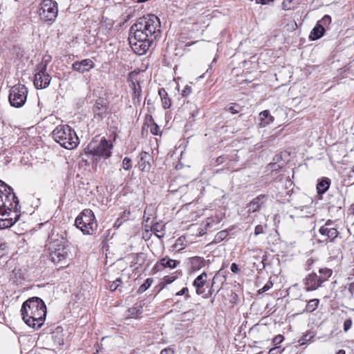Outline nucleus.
Masks as SVG:
<instances>
[{
	"mask_svg": "<svg viewBox=\"0 0 354 354\" xmlns=\"http://www.w3.org/2000/svg\"><path fill=\"white\" fill-rule=\"evenodd\" d=\"M160 21L157 16L151 14L140 17L130 28V46L135 53L143 55L160 37Z\"/></svg>",
	"mask_w": 354,
	"mask_h": 354,
	"instance_id": "obj_1",
	"label": "nucleus"
},
{
	"mask_svg": "<svg viewBox=\"0 0 354 354\" xmlns=\"http://www.w3.org/2000/svg\"><path fill=\"white\" fill-rule=\"evenodd\" d=\"M21 313L23 320L28 326L38 329L46 319V306L41 299L34 297L24 302Z\"/></svg>",
	"mask_w": 354,
	"mask_h": 354,
	"instance_id": "obj_2",
	"label": "nucleus"
},
{
	"mask_svg": "<svg viewBox=\"0 0 354 354\" xmlns=\"http://www.w3.org/2000/svg\"><path fill=\"white\" fill-rule=\"evenodd\" d=\"M55 142L67 149H73L79 144L75 131L67 124L57 126L52 132Z\"/></svg>",
	"mask_w": 354,
	"mask_h": 354,
	"instance_id": "obj_3",
	"label": "nucleus"
},
{
	"mask_svg": "<svg viewBox=\"0 0 354 354\" xmlns=\"http://www.w3.org/2000/svg\"><path fill=\"white\" fill-rule=\"evenodd\" d=\"M75 225L86 235L93 234L97 228L94 213L89 209H85L80 213L75 221Z\"/></svg>",
	"mask_w": 354,
	"mask_h": 354,
	"instance_id": "obj_4",
	"label": "nucleus"
},
{
	"mask_svg": "<svg viewBox=\"0 0 354 354\" xmlns=\"http://www.w3.org/2000/svg\"><path fill=\"white\" fill-rule=\"evenodd\" d=\"M58 14L57 3L53 0H44L39 7V16L41 21L48 24H52Z\"/></svg>",
	"mask_w": 354,
	"mask_h": 354,
	"instance_id": "obj_5",
	"label": "nucleus"
},
{
	"mask_svg": "<svg viewBox=\"0 0 354 354\" xmlns=\"http://www.w3.org/2000/svg\"><path fill=\"white\" fill-rule=\"evenodd\" d=\"M113 144L111 140L102 138L98 142L97 140L92 141L88 146V149L93 156L104 159L109 158L112 154Z\"/></svg>",
	"mask_w": 354,
	"mask_h": 354,
	"instance_id": "obj_6",
	"label": "nucleus"
},
{
	"mask_svg": "<svg viewBox=\"0 0 354 354\" xmlns=\"http://www.w3.org/2000/svg\"><path fill=\"white\" fill-rule=\"evenodd\" d=\"M18 205L19 200L12 188L0 180V207L17 209Z\"/></svg>",
	"mask_w": 354,
	"mask_h": 354,
	"instance_id": "obj_7",
	"label": "nucleus"
},
{
	"mask_svg": "<svg viewBox=\"0 0 354 354\" xmlns=\"http://www.w3.org/2000/svg\"><path fill=\"white\" fill-rule=\"evenodd\" d=\"M319 233L321 236L319 242L323 243L334 242L339 234L337 225L330 219H328L324 225L319 227Z\"/></svg>",
	"mask_w": 354,
	"mask_h": 354,
	"instance_id": "obj_8",
	"label": "nucleus"
},
{
	"mask_svg": "<svg viewBox=\"0 0 354 354\" xmlns=\"http://www.w3.org/2000/svg\"><path fill=\"white\" fill-rule=\"evenodd\" d=\"M28 89L22 84L13 86L10 90L9 102L11 106L14 107L22 106L27 98Z\"/></svg>",
	"mask_w": 354,
	"mask_h": 354,
	"instance_id": "obj_9",
	"label": "nucleus"
},
{
	"mask_svg": "<svg viewBox=\"0 0 354 354\" xmlns=\"http://www.w3.org/2000/svg\"><path fill=\"white\" fill-rule=\"evenodd\" d=\"M50 257L52 261L57 264L59 268L67 266L68 253L65 246L59 243H55L50 248Z\"/></svg>",
	"mask_w": 354,
	"mask_h": 354,
	"instance_id": "obj_10",
	"label": "nucleus"
},
{
	"mask_svg": "<svg viewBox=\"0 0 354 354\" xmlns=\"http://www.w3.org/2000/svg\"><path fill=\"white\" fill-rule=\"evenodd\" d=\"M19 209L18 206L17 209H8L6 217L0 218V229L8 228L12 226L19 218L20 215L18 214Z\"/></svg>",
	"mask_w": 354,
	"mask_h": 354,
	"instance_id": "obj_11",
	"label": "nucleus"
},
{
	"mask_svg": "<svg viewBox=\"0 0 354 354\" xmlns=\"http://www.w3.org/2000/svg\"><path fill=\"white\" fill-rule=\"evenodd\" d=\"M304 284L306 291H313L322 286V280L318 277L316 272H312L308 274L304 279Z\"/></svg>",
	"mask_w": 354,
	"mask_h": 354,
	"instance_id": "obj_12",
	"label": "nucleus"
},
{
	"mask_svg": "<svg viewBox=\"0 0 354 354\" xmlns=\"http://www.w3.org/2000/svg\"><path fill=\"white\" fill-rule=\"evenodd\" d=\"M179 263V261L170 259L167 256L161 258L159 261H158L154 265L153 270L160 271L164 268L174 269L176 268Z\"/></svg>",
	"mask_w": 354,
	"mask_h": 354,
	"instance_id": "obj_13",
	"label": "nucleus"
},
{
	"mask_svg": "<svg viewBox=\"0 0 354 354\" xmlns=\"http://www.w3.org/2000/svg\"><path fill=\"white\" fill-rule=\"evenodd\" d=\"M95 66L94 62L90 59H84L81 61L75 62L72 64V68L81 73L88 72Z\"/></svg>",
	"mask_w": 354,
	"mask_h": 354,
	"instance_id": "obj_14",
	"label": "nucleus"
},
{
	"mask_svg": "<svg viewBox=\"0 0 354 354\" xmlns=\"http://www.w3.org/2000/svg\"><path fill=\"white\" fill-rule=\"evenodd\" d=\"M51 80V76L48 73H35L34 85L37 89H42L48 87Z\"/></svg>",
	"mask_w": 354,
	"mask_h": 354,
	"instance_id": "obj_15",
	"label": "nucleus"
},
{
	"mask_svg": "<svg viewBox=\"0 0 354 354\" xmlns=\"http://www.w3.org/2000/svg\"><path fill=\"white\" fill-rule=\"evenodd\" d=\"M106 102L102 99L97 100L93 107L95 117H98L100 119L104 118L106 114Z\"/></svg>",
	"mask_w": 354,
	"mask_h": 354,
	"instance_id": "obj_16",
	"label": "nucleus"
},
{
	"mask_svg": "<svg viewBox=\"0 0 354 354\" xmlns=\"http://www.w3.org/2000/svg\"><path fill=\"white\" fill-rule=\"evenodd\" d=\"M207 277V273L203 272L194 279L193 286L196 288V292L197 295H201L204 293L203 287L206 283Z\"/></svg>",
	"mask_w": 354,
	"mask_h": 354,
	"instance_id": "obj_17",
	"label": "nucleus"
},
{
	"mask_svg": "<svg viewBox=\"0 0 354 354\" xmlns=\"http://www.w3.org/2000/svg\"><path fill=\"white\" fill-rule=\"evenodd\" d=\"M267 196L261 194L254 198L248 205V210L249 212H255L259 210L261 207L265 202Z\"/></svg>",
	"mask_w": 354,
	"mask_h": 354,
	"instance_id": "obj_18",
	"label": "nucleus"
},
{
	"mask_svg": "<svg viewBox=\"0 0 354 354\" xmlns=\"http://www.w3.org/2000/svg\"><path fill=\"white\" fill-rule=\"evenodd\" d=\"M151 156L145 151L140 153V160L138 162L139 168L143 171H149L151 168L150 164Z\"/></svg>",
	"mask_w": 354,
	"mask_h": 354,
	"instance_id": "obj_19",
	"label": "nucleus"
},
{
	"mask_svg": "<svg viewBox=\"0 0 354 354\" xmlns=\"http://www.w3.org/2000/svg\"><path fill=\"white\" fill-rule=\"evenodd\" d=\"M143 312V307L140 303H136L133 306L129 308L126 314L127 319H137Z\"/></svg>",
	"mask_w": 354,
	"mask_h": 354,
	"instance_id": "obj_20",
	"label": "nucleus"
},
{
	"mask_svg": "<svg viewBox=\"0 0 354 354\" xmlns=\"http://www.w3.org/2000/svg\"><path fill=\"white\" fill-rule=\"evenodd\" d=\"M131 257L133 260L131 263V267L133 268L135 270L140 268L146 260L145 254L142 252L133 254Z\"/></svg>",
	"mask_w": 354,
	"mask_h": 354,
	"instance_id": "obj_21",
	"label": "nucleus"
},
{
	"mask_svg": "<svg viewBox=\"0 0 354 354\" xmlns=\"http://www.w3.org/2000/svg\"><path fill=\"white\" fill-rule=\"evenodd\" d=\"M259 125L264 127L273 122L274 118L270 115V111H261L259 115Z\"/></svg>",
	"mask_w": 354,
	"mask_h": 354,
	"instance_id": "obj_22",
	"label": "nucleus"
},
{
	"mask_svg": "<svg viewBox=\"0 0 354 354\" xmlns=\"http://www.w3.org/2000/svg\"><path fill=\"white\" fill-rule=\"evenodd\" d=\"M324 32L325 28L323 25L317 23L310 34V39L314 41L320 39L324 35Z\"/></svg>",
	"mask_w": 354,
	"mask_h": 354,
	"instance_id": "obj_23",
	"label": "nucleus"
},
{
	"mask_svg": "<svg viewBox=\"0 0 354 354\" xmlns=\"http://www.w3.org/2000/svg\"><path fill=\"white\" fill-rule=\"evenodd\" d=\"M113 21L107 17H102L100 21V30L106 35L113 28Z\"/></svg>",
	"mask_w": 354,
	"mask_h": 354,
	"instance_id": "obj_24",
	"label": "nucleus"
},
{
	"mask_svg": "<svg viewBox=\"0 0 354 354\" xmlns=\"http://www.w3.org/2000/svg\"><path fill=\"white\" fill-rule=\"evenodd\" d=\"M158 95L161 99L162 106L165 109L170 108L171 105V99L169 97L168 93L164 88L158 90Z\"/></svg>",
	"mask_w": 354,
	"mask_h": 354,
	"instance_id": "obj_25",
	"label": "nucleus"
},
{
	"mask_svg": "<svg viewBox=\"0 0 354 354\" xmlns=\"http://www.w3.org/2000/svg\"><path fill=\"white\" fill-rule=\"evenodd\" d=\"M189 261L193 271L198 270L205 266V260L201 257H192Z\"/></svg>",
	"mask_w": 354,
	"mask_h": 354,
	"instance_id": "obj_26",
	"label": "nucleus"
},
{
	"mask_svg": "<svg viewBox=\"0 0 354 354\" xmlns=\"http://www.w3.org/2000/svg\"><path fill=\"white\" fill-rule=\"evenodd\" d=\"M330 185V180L328 178H322L317 185V190L318 194H324L329 188Z\"/></svg>",
	"mask_w": 354,
	"mask_h": 354,
	"instance_id": "obj_27",
	"label": "nucleus"
},
{
	"mask_svg": "<svg viewBox=\"0 0 354 354\" xmlns=\"http://www.w3.org/2000/svg\"><path fill=\"white\" fill-rule=\"evenodd\" d=\"M318 277L320 278V280H322V283H324L326 281L328 280V279L332 276L333 274V270L328 268H319L318 270Z\"/></svg>",
	"mask_w": 354,
	"mask_h": 354,
	"instance_id": "obj_28",
	"label": "nucleus"
},
{
	"mask_svg": "<svg viewBox=\"0 0 354 354\" xmlns=\"http://www.w3.org/2000/svg\"><path fill=\"white\" fill-rule=\"evenodd\" d=\"M151 230L153 231L158 238L164 237L165 235V226L160 223H155L151 226Z\"/></svg>",
	"mask_w": 354,
	"mask_h": 354,
	"instance_id": "obj_29",
	"label": "nucleus"
},
{
	"mask_svg": "<svg viewBox=\"0 0 354 354\" xmlns=\"http://www.w3.org/2000/svg\"><path fill=\"white\" fill-rule=\"evenodd\" d=\"M319 304V300L318 299H313L309 300L306 306L305 311L308 313H312L315 311L318 308Z\"/></svg>",
	"mask_w": 354,
	"mask_h": 354,
	"instance_id": "obj_30",
	"label": "nucleus"
},
{
	"mask_svg": "<svg viewBox=\"0 0 354 354\" xmlns=\"http://www.w3.org/2000/svg\"><path fill=\"white\" fill-rule=\"evenodd\" d=\"M281 159V156L277 155L273 158L274 162H271L268 166V169L270 170L271 171H278L281 168V166L278 165L277 162H279Z\"/></svg>",
	"mask_w": 354,
	"mask_h": 354,
	"instance_id": "obj_31",
	"label": "nucleus"
},
{
	"mask_svg": "<svg viewBox=\"0 0 354 354\" xmlns=\"http://www.w3.org/2000/svg\"><path fill=\"white\" fill-rule=\"evenodd\" d=\"M225 109L227 111H229L232 114H236L241 111L242 107L236 103H232L227 105Z\"/></svg>",
	"mask_w": 354,
	"mask_h": 354,
	"instance_id": "obj_32",
	"label": "nucleus"
},
{
	"mask_svg": "<svg viewBox=\"0 0 354 354\" xmlns=\"http://www.w3.org/2000/svg\"><path fill=\"white\" fill-rule=\"evenodd\" d=\"M153 279L151 278H148L145 280V281L139 287L138 290V293H142L145 290H147L152 284Z\"/></svg>",
	"mask_w": 354,
	"mask_h": 354,
	"instance_id": "obj_33",
	"label": "nucleus"
},
{
	"mask_svg": "<svg viewBox=\"0 0 354 354\" xmlns=\"http://www.w3.org/2000/svg\"><path fill=\"white\" fill-rule=\"evenodd\" d=\"M133 85H134V88H133V93L132 97H133V102L136 103V100H137L138 102H139V99H140V97L141 95V88H140V86L139 84L136 86L133 84Z\"/></svg>",
	"mask_w": 354,
	"mask_h": 354,
	"instance_id": "obj_34",
	"label": "nucleus"
},
{
	"mask_svg": "<svg viewBox=\"0 0 354 354\" xmlns=\"http://www.w3.org/2000/svg\"><path fill=\"white\" fill-rule=\"evenodd\" d=\"M227 235H228V232L226 230L220 231L215 236L214 242L219 243L221 241L224 240L227 236Z\"/></svg>",
	"mask_w": 354,
	"mask_h": 354,
	"instance_id": "obj_35",
	"label": "nucleus"
},
{
	"mask_svg": "<svg viewBox=\"0 0 354 354\" xmlns=\"http://www.w3.org/2000/svg\"><path fill=\"white\" fill-rule=\"evenodd\" d=\"M122 283V278L118 277L109 285V289L111 291H115L117 290L118 287H120Z\"/></svg>",
	"mask_w": 354,
	"mask_h": 354,
	"instance_id": "obj_36",
	"label": "nucleus"
},
{
	"mask_svg": "<svg viewBox=\"0 0 354 354\" xmlns=\"http://www.w3.org/2000/svg\"><path fill=\"white\" fill-rule=\"evenodd\" d=\"M184 239L183 237L178 238L174 245V248L178 251L182 250L185 248V244L183 243Z\"/></svg>",
	"mask_w": 354,
	"mask_h": 354,
	"instance_id": "obj_37",
	"label": "nucleus"
},
{
	"mask_svg": "<svg viewBox=\"0 0 354 354\" xmlns=\"http://www.w3.org/2000/svg\"><path fill=\"white\" fill-rule=\"evenodd\" d=\"M8 246L7 243L0 241V258L8 253Z\"/></svg>",
	"mask_w": 354,
	"mask_h": 354,
	"instance_id": "obj_38",
	"label": "nucleus"
},
{
	"mask_svg": "<svg viewBox=\"0 0 354 354\" xmlns=\"http://www.w3.org/2000/svg\"><path fill=\"white\" fill-rule=\"evenodd\" d=\"M132 167L131 160L128 157H125L122 160V168L124 170H130Z\"/></svg>",
	"mask_w": 354,
	"mask_h": 354,
	"instance_id": "obj_39",
	"label": "nucleus"
},
{
	"mask_svg": "<svg viewBox=\"0 0 354 354\" xmlns=\"http://www.w3.org/2000/svg\"><path fill=\"white\" fill-rule=\"evenodd\" d=\"M331 21L332 20H331L330 16L326 15L322 17V19L320 21H318V24L323 25V27H324V26L330 25L331 23Z\"/></svg>",
	"mask_w": 354,
	"mask_h": 354,
	"instance_id": "obj_40",
	"label": "nucleus"
},
{
	"mask_svg": "<svg viewBox=\"0 0 354 354\" xmlns=\"http://www.w3.org/2000/svg\"><path fill=\"white\" fill-rule=\"evenodd\" d=\"M216 223L213 218H207L205 223V228L206 230L211 229Z\"/></svg>",
	"mask_w": 354,
	"mask_h": 354,
	"instance_id": "obj_41",
	"label": "nucleus"
},
{
	"mask_svg": "<svg viewBox=\"0 0 354 354\" xmlns=\"http://www.w3.org/2000/svg\"><path fill=\"white\" fill-rule=\"evenodd\" d=\"M176 296L185 295V300H187L190 297V295L189 294V290L187 288H182L180 291H178V292L176 293Z\"/></svg>",
	"mask_w": 354,
	"mask_h": 354,
	"instance_id": "obj_42",
	"label": "nucleus"
},
{
	"mask_svg": "<svg viewBox=\"0 0 354 354\" xmlns=\"http://www.w3.org/2000/svg\"><path fill=\"white\" fill-rule=\"evenodd\" d=\"M272 282L271 281H268L261 289L258 290L259 294H262L267 290H270L272 287Z\"/></svg>",
	"mask_w": 354,
	"mask_h": 354,
	"instance_id": "obj_43",
	"label": "nucleus"
},
{
	"mask_svg": "<svg viewBox=\"0 0 354 354\" xmlns=\"http://www.w3.org/2000/svg\"><path fill=\"white\" fill-rule=\"evenodd\" d=\"M47 66L44 64L43 63L40 62L39 64H37L36 67V73H48L46 72Z\"/></svg>",
	"mask_w": 354,
	"mask_h": 354,
	"instance_id": "obj_44",
	"label": "nucleus"
},
{
	"mask_svg": "<svg viewBox=\"0 0 354 354\" xmlns=\"http://www.w3.org/2000/svg\"><path fill=\"white\" fill-rule=\"evenodd\" d=\"M150 132L154 136H158L160 133V127L156 124H153L150 129Z\"/></svg>",
	"mask_w": 354,
	"mask_h": 354,
	"instance_id": "obj_45",
	"label": "nucleus"
},
{
	"mask_svg": "<svg viewBox=\"0 0 354 354\" xmlns=\"http://www.w3.org/2000/svg\"><path fill=\"white\" fill-rule=\"evenodd\" d=\"M284 339V337L281 335H278L274 337L272 339V344L274 345H277L279 344H281Z\"/></svg>",
	"mask_w": 354,
	"mask_h": 354,
	"instance_id": "obj_46",
	"label": "nucleus"
},
{
	"mask_svg": "<svg viewBox=\"0 0 354 354\" xmlns=\"http://www.w3.org/2000/svg\"><path fill=\"white\" fill-rule=\"evenodd\" d=\"M51 60H52V57L48 54H46L43 56L41 62L45 65L48 66V64L51 62Z\"/></svg>",
	"mask_w": 354,
	"mask_h": 354,
	"instance_id": "obj_47",
	"label": "nucleus"
},
{
	"mask_svg": "<svg viewBox=\"0 0 354 354\" xmlns=\"http://www.w3.org/2000/svg\"><path fill=\"white\" fill-rule=\"evenodd\" d=\"M176 279V276L167 275V276L164 277L163 281L167 284H169V283H171L172 282H174Z\"/></svg>",
	"mask_w": 354,
	"mask_h": 354,
	"instance_id": "obj_48",
	"label": "nucleus"
},
{
	"mask_svg": "<svg viewBox=\"0 0 354 354\" xmlns=\"http://www.w3.org/2000/svg\"><path fill=\"white\" fill-rule=\"evenodd\" d=\"M352 326V320L351 319H348L344 322V330L347 332Z\"/></svg>",
	"mask_w": 354,
	"mask_h": 354,
	"instance_id": "obj_49",
	"label": "nucleus"
},
{
	"mask_svg": "<svg viewBox=\"0 0 354 354\" xmlns=\"http://www.w3.org/2000/svg\"><path fill=\"white\" fill-rule=\"evenodd\" d=\"M192 93V87L190 86L186 85L184 89L182 91V95L183 97L188 96Z\"/></svg>",
	"mask_w": 354,
	"mask_h": 354,
	"instance_id": "obj_50",
	"label": "nucleus"
},
{
	"mask_svg": "<svg viewBox=\"0 0 354 354\" xmlns=\"http://www.w3.org/2000/svg\"><path fill=\"white\" fill-rule=\"evenodd\" d=\"M264 232H265L264 228L261 225H258L255 227L254 234L256 236L261 234H263Z\"/></svg>",
	"mask_w": 354,
	"mask_h": 354,
	"instance_id": "obj_51",
	"label": "nucleus"
},
{
	"mask_svg": "<svg viewBox=\"0 0 354 354\" xmlns=\"http://www.w3.org/2000/svg\"><path fill=\"white\" fill-rule=\"evenodd\" d=\"M283 350H280L279 347L275 346L270 349L268 354H281Z\"/></svg>",
	"mask_w": 354,
	"mask_h": 354,
	"instance_id": "obj_52",
	"label": "nucleus"
},
{
	"mask_svg": "<svg viewBox=\"0 0 354 354\" xmlns=\"http://www.w3.org/2000/svg\"><path fill=\"white\" fill-rule=\"evenodd\" d=\"M304 210H306V214L305 216H308V214H312L313 208H312V207L304 206V207H302V208L301 209V211H304Z\"/></svg>",
	"mask_w": 354,
	"mask_h": 354,
	"instance_id": "obj_53",
	"label": "nucleus"
},
{
	"mask_svg": "<svg viewBox=\"0 0 354 354\" xmlns=\"http://www.w3.org/2000/svg\"><path fill=\"white\" fill-rule=\"evenodd\" d=\"M174 351L171 348H166L161 351L160 354H174Z\"/></svg>",
	"mask_w": 354,
	"mask_h": 354,
	"instance_id": "obj_54",
	"label": "nucleus"
},
{
	"mask_svg": "<svg viewBox=\"0 0 354 354\" xmlns=\"http://www.w3.org/2000/svg\"><path fill=\"white\" fill-rule=\"evenodd\" d=\"M230 270L234 273H237L240 270L238 265L236 263H233L231 265Z\"/></svg>",
	"mask_w": 354,
	"mask_h": 354,
	"instance_id": "obj_55",
	"label": "nucleus"
},
{
	"mask_svg": "<svg viewBox=\"0 0 354 354\" xmlns=\"http://www.w3.org/2000/svg\"><path fill=\"white\" fill-rule=\"evenodd\" d=\"M12 208H7L6 207H0V215L6 216L8 209L11 210Z\"/></svg>",
	"mask_w": 354,
	"mask_h": 354,
	"instance_id": "obj_56",
	"label": "nucleus"
},
{
	"mask_svg": "<svg viewBox=\"0 0 354 354\" xmlns=\"http://www.w3.org/2000/svg\"><path fill=\"white\" fill-rule=\"evenodd\" d=\"M257 3L262 5L268 4L270 2H272L274 0H255Z\"/></svg>",
	"mask_w": 354,
	"mask_h": 354,
	"instance_id": "obj_57",
	"label": "nucleus"
},
{
	"mask_svg": "<svg viewBox=\"0 0 354 354\" xmlns=\"http://www.w3.org/2000/svg\"><path fill=\"white\" fill-rule=\"evenodd\" d=\"M224 161H225V157H223V156H219L216 160V162L218 165L222 164Z\"/></svg>",
	"mask_w": 354,
	"mask_h": 354,
	"instance_id": "obj_58",
	"label": "nucleus"
},
{
	"mask_svg": "<svg viewBox=\"0 0 354 354\" xmlns=\"http://www.w3.org/2000/svg\"><path fill=\"white\" fill-rule=\"evenodd\" d=\"M348 291L351 292V295L353 296V295L354 293V282L349 284Z\"/></svg>",
	"mask_w": 354,
	"mask_h": 354,
	"instance_id": "obj_59",
	"label": "nucleus"
},
{
	"mask_svg": "<svg viewBox=\"0 0 354 354\" xmlns=\"http://www.w3.org/2000/svg\"><path fill=\"white\" fill-rule=\"evenodd\" d=\"M308 337V335H304L299 340V343L302 345L305 344V341H306V337Z\"/></svg>",
	"mask_w": 354,
	"mask_h": 354,
	"instance_id": "obj_60",
	"label": "nucleus"
},
{
	"mask_svg": "<svg viewBox=\"0 0 354 354\" xmlns=\"http://www.w3.org/2000/svg\"><path fill=\"white\" fill-rule=\"evenodd\" d=\"M213 289L212 288H210V290H209L208 292V294H207L206 295L204 296L205 298H207L209 296L212 295V292H213Z\"/></svg>",
	"mask_w": 354,
	"mask_h": 354,
	"instance_id": "obj_61",
	"label": "nucleus"
},
{
	"mask_svg": "<svg viewBox=\"0 0 354 354\" xmlns=\"http://www.w3.org/2000/svg\"><path fill=\"white\" fill-rule=\"evenodd\" d=\"M147 209H145V212H144V218H145V221L147 222V221H149V217H147V218H145V216H146V214H147Z\"/></svg>",
	"mask_w": 354,
	"mask_h": 354,
	"instance_id": "obj_62",
	"label": "nucleus"
},
{
	"mask_svg": "<svg viewBox=\"0 0 354 354\" xmlns=\"http://www.w3.org/2000/svg\"><path fill=\"white\" fill-rule=\"evenodd\" d=\"M344 350H339L336 354H345Z\"/></svg>",
	"mask_w": 354,
	"mask_h": 354,
	"instance_id": "obj_63",
	"label": "nucleus"
},
{
	"mask_svg": "<svg viewBox=\"0 0 354 354\" xmlns=\"http://www.w3.org/2000/svg\"><path fill=\"white\" fill-rule=\"evenodd\" d=\"M58 344H59V345H62V344H64V340H63V339H62V338H60V339H59V341H58Z\"/></svg>",
	"mask_w": 354,
	"mask_h": 354,
	"instance_id": "obj_64",
	"label": "nucleus"
}]
</instances>
